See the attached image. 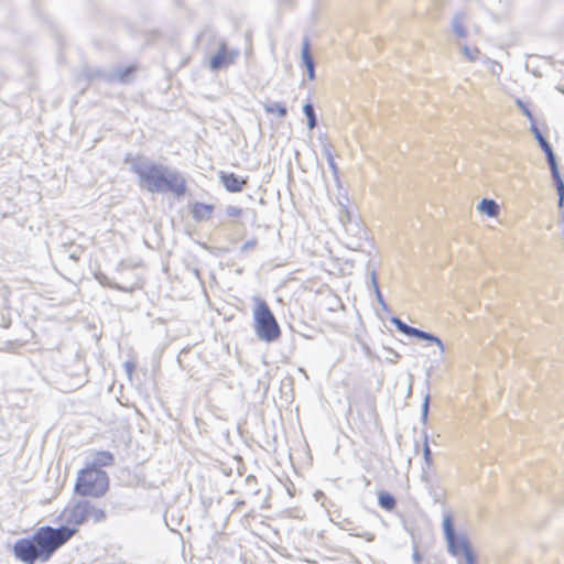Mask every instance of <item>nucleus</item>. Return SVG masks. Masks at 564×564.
Here are the masks:
<instances>
[{
	"label": "nucleus",
	"mask_w": 564,
	"mask_h": 564,
	"mask_svg": "<svg viewBox=\"0 0 564 564\" xmlns=\"http://www.w3.org/2000/svg\"><path fill=\"white\" fill-rule=\"evenodd\" d=\"M105 517L102 510L86 502L67 506L59 514L65 525L57 529L50 525L41 527L31 539L18 540L13 546L14 555L25 564H34L37 560L46 562L78 532L80 524L88 520L99 522Z\"/></svg>",
	"instance_id": "f257e3e1"
},
{
	"label": "nucleus",
	"mask_w": 564,
	"mask_h": 564,
	"mask_svg": "<svg viewBox=\"0 0 564 564\" xmlns=\"http://www.w3.org/2000/svg\"><path fill=\"white\" fill-rule=\"evenodd\" d=\"M443 527L451 554L464 558L466 564H476V557L470 543L466 538L455 534L451 516L445 517Z\"/></svg>",
	"instance_id": "39448f33"
},
{
	"label": "nucleus",
	"mask_w": 564,
	"mask_h": 564,
	"mask_svg": "<svg viewBox=\"0 0 564 564\" xmlns=\"http://www.w3.org/2000/svg\"><path fill=\"white\" fill-rule=\"evenodd\" d=\"M534 133H535V138L538 139L541 148L543 149V151L545 152V154L547 156V162L550 163V162L555 161L554 153H553L552 148L549 144V142L543 138V135L540 133V131L536 128L534 129Z\"/></svg>",
	"instance_id": "ddd939ff"
},
{
	"label": "nucleus",
	"mask_w": 564,
	"mask_h": 564,
	"mask_svg": "<svg viewBox=\"0 0 564 564\" xmlns=\"http://www.w3.org/2000/svg\"><path fill=\"white\" fill-rule=\"evenodd\" d=\"M109 488V477L106 471L89 465L79 470L75 484L76 494H105Z\"/></svg>",
	"instance_id": "20e7f679"
},
{
	"label": "nucleus",
	"mask_w": 564,
	"mask_h": 564,
	"mask_svg": "<svg viewBox=\"0 0 564 564\" xmlns=\"http://www.w3.org/2000/svg\"><path fill=\"white\" fill-rule=\"evenodd\" d=\"M236 52L230 51L225 43L219 45L217 53L210 58V68L218 70L234 63Z\"/></svg>",
	"instance_id": "423d86ee"
},
{
	"label": "nucleus",
	"mask_w": 564,
	"mask_h": 564,
	"mask_svg": "<svg viewBox=\"0 0 564 564\" xmlns=\"http://www.w3.org/2000/svg\"><path fill=\"white\" fill-rule=\"evenodd\" d=\"M302 59L306 66L307 69H311L314 67L313 57L311 55V47L308 41H305L303 43L302 47Z\"/></svg>",
	"instance_id": "4468645a"
},
{
	"label": "nucleus",
	"mask_w": 564,
	"mask_h": 564,
	"mask_svg": "<svg viewBox=\"0 0 564 564\" xmlns=\"http://www.w3.org/2000/svg\"><path fill=\"white\" fill-rule=\"evenodd\" d=\"M379 503L386 510H392L395 506L393 496H379Z\"/></svg>",
	"instance_id": "f3484780"
},
{
	"label": "nucleus",
	"mask_w": 564,
	"mask_h": 564,
	"mask_svg": "<svg viewBox=\"0 0 564 564\" xmlns=\"http://www.w3.org/2000/svg\"><path fill=\"white\" fill-rule=\"evenodd\" d=\"M465 53L470 59H475L477 55L479 54V51L475 48L473 52H470L468 48H465Z\"/></svg>",
	"instance_id": "6ab92c4d"
},
{
	"label": "nucleus",
	"mask_w": 564,
	"mask_h": 564,
	"mask_svg": "<svg viewBox=\"0 0 564 564\" xmlns=\"http://www.w3.org/2000/svg\"><path fill=\"white\" fill-rule=\"evenodd\" d=\"M127 368H128L129 371H132L133 365L127 364Z\"/></svg>",
	"instance_id": "4be33fe9"
},
{
	"label": "nucleus",
	"mask_w": 564,
	"mask_h": 564,
	"mask_svg": "<svg viewBox=\"0 0 564 564\" xmlns=\"http://www.w3.org/2000/svg\"><path fill=\"white\" fill-rule=\"evenodd\" d=\"M303 111L307 117L308 128L313 129L316 126V118H315V112H314L313 106L311 104H306L303 107Z\"/></svg>",
	"instance_id": "2eb2a0df"
},
{
	"label": "nucleus",
	"mask_w": 564,
	"mask_h": 564,
	"mask_svg": "<svg viewBox=\"0 0 564 564\" xmlns=\"http://www.w3.org/2000/svg\"><path fill=\"white\" fill-rule=\"evenodd\" d=\"M253 319L256 334L261 340L272 343L280 338V325L271 312L269 304L262 299H256Z\"/></svg>",
	"instance_id": "7ed1b4c3"
},
{
	"label": "nucleus",
	"mask_w": 564,
	"mask_h": 564,
	"mask_svg": "<svg viewBox=\"0 0 564 564\" xmlns=\"http://www.w3.org/2000/svg\"><path fill=\"white\" fill-rule=\"evenodd\" d=\"M265 111L268 113H275L279 117H284L286 115V108L280 104H272V105L265 106Z\"/></svg>",
	"instance_id": "dca6fc26"
},
{
	"label": "nucleus",
	"mask_w": 564,
	"mask_h": 564,
	"mask_svg": "<svg viewBox=\"0 0 564 564\" xmlns=\"http://www.w3.org/2000/svg\"><path fill=\"white\" fill-rule=\"evenodd\" d=\"M227 214H228L230 217H239V216H241L242 210H241V208H239V207L230 206V207H228V209H227Z\"/></svg>",
	"instance_id": "a211bd4d"
},
{
	"label": "nucleus",
	"mask_w": 564,
	"mask_h": 564,
	"mask_svg": "<svg viewBox=\"0 0 564 564\" xmlns=\"http://www.w3.org/2000/svg\"><path fill=\"white\" fill-rule=\"evenodd\" d=\"M95 464L107 467L113 464L115 457L108 451H99L94 456Z\"/></svg>",
	"instance_id": "f8f14e48"
},
{
	"label": "nucleus",
	"mask_w": 564,
	"mask_h": 564,
	"mask_svg": "<svg viewBox=\"0 0 564 564\" xmlns=\"http://www.w3.org/2000/svg\"><path fill=\"white\" fill-rule=\"evenodd\" d=\"M392 323L397 326V328L408 335V336H414V337H417V338H421V339H425V340H429V341H433L441 349H444V346H443V343L440 338L429 334V333H425V332H422L417 328H414V327H411L409 325H406L405 323H403L401 319L399 318H393L392 319Z\"/></svg>",
	"instance_id": "0eeeda50"
},
{
	"label": "nucleus",
	"mask_w": 564,
	"mask_h": 564,
	"mask_svg": "<svg viewBox=\"0 0 564 564\" xmlns=\"http://www.w3.org/2000/svg\"><path fill=\"white\" fill-rule=\"evenodd\" d=\"M219 178L225 188L230 193L241 192L247 185L246 178L239 177L234 173L220 172Z\"/></svg>",
	"instance_id": "6e6552de"
},
{
	"label": "nucleus",
	"mask_w": 564,
	"mask_h": 564,
	"mask_svg": "<svg viewBox=\"0 0 564 564\" xmlns=\"http://www.w3.org/2000/svg\"><path fill=\"white\" fill-rule=\"evenodd\" d=\"M213 212L214 206L204 203H195L191 208L192 216L197 221L209 219L213 215Z\"/></svg>",
	"instance_id": "1a4fd4ad"
},
{
	"label": "nucleus",
	"mask_w": 564,
	"mask_h": 564,
	"mask_svg": "<svg viewBox=\"0 0 564 564\" xmlns=\"http://www.w3.org/2000/svg\"><path fill=\"white\" fill-rule=\"evenodd\" d=\"M550 167H551V172H552V176H553V180L556 184V188H557V192H558V195H560V202L562 203L563 200V197H564V183L560 176V172H558V169H557V164H556V161H553V162H550Z\"/></svg>",
	"instance_id": "9b49d317"
},
{
	"label": "nucleus",
	"mask_w": 564,
	"mask_h": 564,
	"mask_svg": "<svg viewBox=\"0 0 564 564\" xmlns=\"http://www.w3.org/2000/svg\"><path fill=\"white\" fill-rule=\"evenodd\" d=\"M137 173L149 192H169L176 197H182L187 192L184 176L162 165L152 164L144 169H138Z\"/></svg>",
	"instance_id": "f03ea898"
},
{
	"label": "nucleus",
	"mask_w": 564,
	"mask_h": 564,
	"mask_svg": "<svg viewBox=\"0 0 564 564\" xmlns=\"http://www.w3.org/2000/svg\"><path fill=\"white\" fill-rule=\"evenodd\" d=\"M524 112H525V115H527L528 117H531V113H530V111H529V110L524 109Z\"/></svg>",
	"instance_id": "5701e85b"
},
{
	"label": "nucleus",
	"mask_w": 564,
	"mask_h": 564,
	"mask_svg": "<svg viewBox=\"0 0 564 564\" xmlns=\"http://www.w3.org/2000/svg\"><path fill=\"white\" fill-rule=\"evenodd\" d=\"M478 209L490 217H496L499 214V206L492 199H482L478 206Z\"/></svg>",
	"instance_id": "9d476101"
},
{
	"label": "nucleus",
	"mask_w": 564,
	"mask_h": 564,
	"mask_svg": "<svg viewBox=\"0 0 564 564\" xmlns=\"http://www.w3.org/2000/svg\"><path fill=\"white\" fill-rule=\"evenodd\" d=\"M307 73H308V78H310L311 80H313V79H314V77H315V70H314V67H313V68H311V69H307Z\"/></svg>",
	"instance_id": "aec40b11"
},
{
	"label": "nucleus",
	"mask_w": 564,
	"mask_h": 564,
	"mask_svg": "<svg viewBox=\"0 0 564 564\" xmlns=\"http://www.w3.org/2000/svg\"><path fill=\"white\" fill-rule=\"evenodd\" d=\"M329 163H330V167H332L334 171H336V170H337V166H336L335 161H334V159H333V158H330Z\"/></svg>",
	"instance_id": "412c9836"
}]
</instances>
